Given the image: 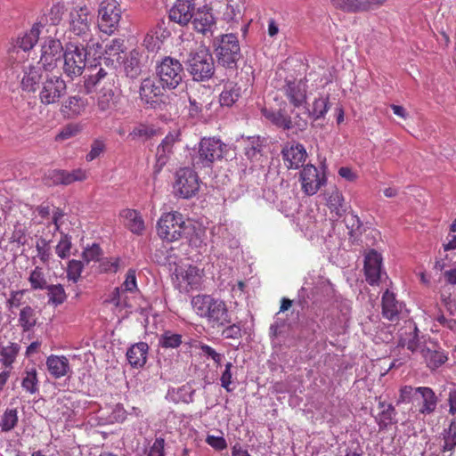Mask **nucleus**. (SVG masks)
I'll list each match as a JSON object with an SVG mask.
<instances>
[{
    "label": "nucleus",
    "instance_id": "nucleus-35",
    "mask_svg": "<svg viewBox=\"0 0 456 456\" xmlns=\"http://www.w3.org/2000/svg\"><path fill=\"white\" fill-rule=\"evenodd\" d=\"M262 113L266 119L272 122L278 127L284 130H292L294 125L290 117L285 115L281 111H274L272 110L263 109Z\"/></svg>",
    "mask_w": 456,
    "mask_h": 456
},
{
    "label": "nucleus",
    "instance_id": "nucleus-48",
    "mask_svg": "<svg viewBox=\"0 0 456 456\" xmlns=\"http://www.w3.org/2000/svg\"><path fill=\"white\" fill-rule=\"evenodd\" d=\"M18 423L17 409H6L1 417L0 429L2 432L12 430Z\"/></svg>",
    "mask_w": 456,
    "mask_h": 456
},
{
    "label": "nucleus",
    "instance_id": "nucleus-46",
    "mask_svg": "<svg viewBox=\"0 0 456 456\" xmlns=\"http://www.w3.org/2000/svg\"><path fill=\"white\" fill-rule=\"evenodd\" d=\"M334 307L339 312L337 320L338 324L340 326L346 325L351 316V302L347 299L337 298L334 303Z\"/></svg>",
    "mask_w": 456,
    "mask_h": 456
},
{
    "label": "nucleus",
    "instance_id": "nucleus-21",
    "mask_svg": "<svg viewBox=\"0 0 456 456\" xmlns=\"http://www.w3.org/2000/svg\"><path fill=\"white\" fill-rule=\"evenodd\" d=\"M120 100V95L117 93L114 86L110 84L104 86L98 93L96 106L99 111L108 112L114 110Z\"/></svg>",
    "mask_w": 456,
    "mask_h": 456
},
{
    "label": "nucleus",
    "instance_id": "nucleus-59",
    "mask_svg": "<svg viewBox=\"0 0 456 456\" xmlns=\"http://www.w3.org/2000/svg\"><path fill=\"white\" fill-rule=\"evenodd\" d=\"M84 269V265L81 261L78 260H70L67 268V277L69 281L73 282H77L81 276V273Z\"/></svg>",
    "mask_w": 456,
    "mask_h": 456
},
{
    "label": "nucleus",
    "instance_id": "nucleus-7",
    "mask_svg": "<svg viewBox=\"0 0 456 456\" xmlns=\"http://www.w3.org/2000/svg\"><path fill=\"white\" fill-rule=\"evenodd\" d=\"M227 152V145L216 137L202 138L199 143L197 154L193 157V165L209 167L215 161L223 159Z\"/></svg>",
    "mask_w": 456,
    "mask_h": 456
},
{
    "label": "nucleus",
    "instance_id": "nucleus-15",
    "mask_svg": "<svg viewBox=\"0 0 456 456\" xmlns=\"http://www.w3.org/2000/svg\"><path fill=\"white\" fill-rule=\"evenodd\" d=\"M364 273L367 282L372 286L378 285L382 275H386V273L382 271V256L374 249L369 251L365 256Z\"/></svg>",
    "mask_w": 456,
    "mask_h": 456
},
{
    "label": "nucleus",
    "instance_id": "nucleus-41",
    "mask_svg": "<svg viewBox=\"0 0 456 456\" xmlns=\"http://www.w3.org/2000/svg\"><path fill=\"white\" fill-rule=\"evenodd\" d=\"M45 290H47L48 304L53 306L62 305L67 299V294L62 285H48Z\"/></svg>",
    "mask_w": 456,
    "mask_h": 456
},
{
    "label": "nucleus",
    "instance_id": "nucleus-8",
    "mask_svg": "<svg viewBox=\"0 0 456 456\" xmlns=\"http://www.w3.org/2000/svg\"><path fill=\"white\" fill-rule=\"evenodd\" d=\"M186 230L183 216L179 212L163 214L157 224L159 237L166 241L173 242L180 240Z\"/></svg>",
    "mask_w": 456,
    "mask_h": 456
},
{
    "label": "nucleus",
    "instance_id": "nucleus-14",
    "mask_svg": "<svg viewBox=\"0 0 456 456\" xmlns=\"http://www.w3.org/2000/svg\"><path fill=\"white\" fill-rule=\"evenodd\" d=\"M211 9L220 14L221 19L234 28L242 19V12L238 4L230 0H210Z\"/></svg>",
    "mask_w": 456,
    "mask_h": 456
},
{
    "label": "nucleus",
    "instance_id": "nucleus-6",
    "mask_svg": "<svg viewBox=\"0 0 456 456\" xmlns=\"http://www.w3.org/2000/svg\"><path fill=\"white\" fill-rule=\"evenodd\" d=\"M167 261L172 271L173 281L180 290L189 291L200 287L203 272L197 266L191 265H178L171 256H167Z\"/></svg>",
    "mask_w": 456,
    "mask_h": 456
},
{
    "label": "nucleus",
    "instance_id": "nucleus-40",
    "mask_svg": "<svg viewBox=\"0 0 456 456\" xmlns=\"http://www.w3.org/2000/svg\"><path fill=\"white\" fill-rule=\"evenodd\" d=\"M20 346L17 343L8 342L7 345L0 346V357L3 365L10 367L14 362L19 352Z\"/></svg>",
    "mask_w": 456,
    "mask_h": 456
},
{
    "label": "nucleus",
    "instance_id": "nucleus-4",
    "mask_svg": "<svg viewBox=\"0 0 456 456\" xmlns=\"http://www.w3.org/2000/svg\"><path fill=\"white\" fill-rule=\"evenodd\" d=\"M187 69L196 81H206L215 73V64L212 54L204 45L191 51L185 61Z\"/></svg>",
    "mask_w": 456,
    "mask_h": 456
},
{
    "label": "nucleus",
    "instance_id": "nucleus-52",
    "mask_svg": "<svg viewBox=\"0 0 456 456\" xmlns=\"http://www.w3.org/2000/svg\"><path fill=\"white\" fill-rule=\"evenodd\" d=\"M262 142L259 137L248 138L245 143V154L249 159H257L261 156Z\"/></svg>",
    "mask_w": 456,
    "mask_h": 456
},
{
    "label": "nucleus",
    "instance_id": "nucleus-18",
    "mask_svg": "<svg viewBox=\"0 0 456 456\" xmlns=\"http://www.w3.org/2000/svg\"><path fill=\"white\" fill-rule=\"evenodd\" d=\"M179 136V132H171L166 135L161 143L158 146L156 151V164L154 166L155 173H159L163 167L167 163L170 156L173 154L175 143L180 140Z\"/></svg>",
    "mask_w": 456,
    "mask_h": 456
},
{
    "label": "nucleus",
    "instance_id": "nucleus-49",
    "mask_svg": "<svg viewBox=\"0 0 456 456\" xmlns=\"http://www.w3.org/2000/svg\"><path fill=\"white\" fill-rule=\"evenodd\" d=\"M182 344V336L171 330H165L159 338V345L163 348H177Z\"/></svg>",
    "mask_w": 456,
    "mask_h": 456
},
{
    "label": "nucleus",
    "instance_id": "nucleus-44",
    "mask_svg": "<svg viewBox=\"0 0 456 456\" xmlns=\"http://www.w3.org/2000/svg\"><path fill=\"white\" fill-rule=\"evenodd\" d=\"M35 247L37 250V256L42 264L47 265L53 256L51 240L40 237L37 240Z\"/></svg>",
    "mask_w": 456,
    "mask_h": 456
},
{
    "label": "nucleus",
    "instance_id": "nucleus-53",
    "mask_svg": "<svg viewBox=\"0 0 456 456\" xmlns=\"http://www.w3.org/2000/svg\"><path fill=\"white\" fill-rule=\"evenodd\" d=\"M82 130V126L78 123H69L64 126L55 136V141L62 142L73 138Z\"/></svg>",
    "mask_w": 456,
    "mask_h": 456
},
{
    "label": "nucleus",
    "instance_id": "nucleus-45",
    "mask_svg": "<svg viewBox=\"0 0 456 456\" xmlns=\"http://www.w3.org/2000/svg\"><path fill=\"white\" fill-rule=\"evenodd\" d=\"M37 323L35 310L29 306H24L19 314V324L23 331H29Z\"/></svg>",
    "mask_w": 456,
    "mask_h": 456
},
{
    "label": "nucleus",
    "instance_id": "nucleus-9",
    "mask_svg": "<svg viewBox=\"0 0 456 456\" xmlns=\"http://www.w3.org/2000/svg\"><path fill=\"white\" fill-rule=\"evenodd\" d=\"M121 16V6L117 0H102L99 4L98 26L103 33L113 34L119 26Z\"/></svg>",
    "mask_w": 456,
    "mask_h": 456
},
{
    "label": "nucleus",
    "instance_id": "nucleus-32",
    "mask_svg": "<svg viewBox=\"0 0 456 456\" xmlns=\"http://www.w3.org/2000/svg\"><path fill=\"white\" fill-rule=\"evenodd\" d=\"M23 73L21 78L22 89L28 92H35L42 77L41 69L29 64L23 67Z\"/></svg>",
    "mask_w": 456,
    "mask_h": 456
},
{
    "label": "nucleus",
    "instance_id": "nucleus-27",
    "mask_svg": "<svg viewBox=\"0 0 456 456\" xmlns=\"http://www.w3.org/2000/svg\"><path fill=\"white\" fill-rule=\"evenodd\" d=\"M419 392V402H416L419 406V412L422 415L433 413L437 405V397L435 392L428 387H423Z\"/></svg>",
    "mask_w": 456,
    "mask_h": 456
},
{
    "label": "nucleus",
    "instance_id": "nucleus-20",
    "mask_svg": "<svg viewBox=\"0 0 456 456\" xmlns=\"http://www.w3.org/2000/svg\"><path fill=\"white\" fill-rule=\"evenodd\" d=\"M213 11L207 5L200 8L195 13L192 20L193 27L199 33L207 35L208 33L213 34V30L216 28V19L211 12Z\"/></svg>",
    "mask_w": 456,
    "mask_h": 456
},
{
    "label": "nucleus",
    "instance_id": "nucleus-55",
    "mask_svg": "<svg viewBox=\"0 0 456 456\" xmlns=\"http://www.w3.org/2000/svg\"><path fill=\"white\" fill-rule=\"evenodd\" d=\"M156 134V130L144 124H140L133 128L129 133L128 138L132 140L142 139L147 140Z\"/></svg>",
    "mask_w": 456,
    "mask_h": 456
},
{
    "label": "nucleus",
    "instance_id": "nucleus-16",
    "mask_svg": "<svg viewBox=\"0 0 456 456\" xmlns=\"http://www.w3.org/2000/svg\"><path fill=\"white\" fill-rule=\"evenodd\" d=\"M306 82L300 80H287L283 86V93L289 102L294 108H300L306 104Z\"/></svg>",
    "mask_w": 456,
    "mask_h": 456
},
{
    "label": "nucleus",
    "instance_id": "nucleus-26",
    "mask_svg": "<svg viewBox=\"0 0 456 456\" xmlns=\"http://www.w3.org/2000/svg\"><path fill=\"white\" fill-rule=\"evenodd\" d=\"M46 367L49 373L55 379L66 376L70 368L67 357L52 354L46 359Z\"/></svg>",
    "mask_w": 456,
    "mask_h": 456
},
{
    "label": "nucleus",
    "instance_id": "nucleus-61",
    "mask_svg": "<svg viewBox=\"0 0 456 456\" xmlns=\"http://www.w3.org/2000/svg\"><path fill=\"white\" fill-rule=\"evenodd\" d=\"M232 362H227L225 364L224 370L223 371L220 381L221 386L227 391L232 392L234 387H232L231 385L232 383Z\"/></svg>",
    "mask_w": 456,
    "mask_h": 456
},
{
    "label": "nucleus",
    "instance_id": "nucleus-34",
    "mask_svg": "<svg viewBox=\"0 0 456 456\" xmlns=\"http://www.w3.org/2000/svg\"><path fill=\"white\" fill-rule=\"evenodd\" d=\"M87 105V100L78 95L69 96L62 104V112L69 117L81 115Z\"/></svg>",
    "mask_w": 456,
    "mask_h": 456
},
{
    "label": "nucleus",
    "instance_id": "nucleus-60",
    "mask_svg": "<svg viewBox=\"0 0 456 456\" xmlns=\"http://www.w3.org/2000/svg\"><path fill=\"white\" fill-rule=\"evenodd\" d=\"M217 234L222 238L224 245L228 246L230 248H238V240L226 226H219L217 228Z\"/></svg>",
    "mask_w": 456,
    "mask_h": 456
},
{
    "label": "nucleus",
    "instance_id": "nucleus-12",
    "mask_svg": "<svg viewBox=\"0 0 456 456\" xmlns=\"http://www.w3.org/2000/svg\"><path fill=\"white\" fill-rule=\"evenodd\" d=\"M200 183L197 173L190 167H181L175 175L174 192L183 199L194 196L199 191Z\"/></svg>",
    "mask_w": 456,
    "mask_h": 456
},
{
    "label": "nucleus",
    "instance_id": "nucleus-13",
    "mask_svg": "<svg viewBox=\"0 0 456 456\" xmlns=\"http://www.w3.org/2000/svg\"><path fill=\"white\" fill-rule=\"evenodd\" d=\"M301 187L308 196L314 195L326 183L325 175L312 164L305 165L300 172Z\"/></svg>",
    "mask_w": 456,
    "mask_h": 456
},
{
    "label": "nucleus",
    "instance_id": "nucleus-47",
    "mask_svg": "<svg viewBox=\"0 0 456 456\" xmlns=\"http://www.w3.org/2000/svg\"><path fill=\"white\" fill-rule=\"evenodd\" d=\"M329 109V96H322L314 101L313 109L308 111V114L314 120H317L324 118Z\"/></svg>",
    "mask_w": 456,
    "mask_h": 456
},
{
    "label": "nucleus",
    "instance_id": "nucleus-56",
    "mask_svg": "<svg viewBox=\"0 0 456 456\" xmlns=\"http://www.w3.org/2000/svg\"><path fill=\"white\" fill-rule=\"evenodd\" d=\"M106 302L113 305L117 308H124L127 306V297L126 291L122 288H115L110 293Z\"/></svg>",
    "mask_w": 456,
    "mask_h": 456
},
{
    "label": "nucleus",
    "instance_id": "nucleus-36",
    "mask_svg": "<svg viewBox=\"0 0 456 456\" xmlns=\"http://www.w3.org/2000/svg\"><path fill=\"white\" fill-rule=\"evenodd\" d=\"M379 407L381 409V411L379 413L376 420L380 429L396 423V411L392 404H387L385 402L380 401L379 403Z\"/></svg>",
    "mask_w": 456,
    "mask_h": 456
},
{
    "label": "nucleus",
    "instance_id": "nucleus-17",
    "mask_svg": "<svg viewBox=\"0 0 456 456\" xmlns=\"http://www.w3.org/2000/svg\"><path fill=\"white\" fill-rule=\"evenodd\" d=\"M65 48L59 39L48 37L41 46L40 62L45 69L53 67L62 56Z\"/></svg>",
    "mask_w": 456,
    "mask_h": 456
},
{
    "label": "nucleus",
    "instance_id": "nucleus-42",
    "mask_svg": "<svg viewBox=\"0 0 456 456\" xmlns=\"http://www.w3.org/2000/svg\"><path fill=\"white\" fill-rule=\"evenodd\" d=\"M28 280L33 290H45L49 285L45 273L40 266H36L30 272Z\"/></svg>",
    "mask_w": 456,
    "mask_h": 456
},
{
    "label": "nucleus",
    "instance_id": "nucleus-11",
    "mask_svg": "<svg viewBox=\"0 0 456 456\" xmlns=\"http://www.w3.org/2000/svg\"><path fill=\"white\" fill-rule=\"evenodd\" d=\"M66 90V83L61 76L48 75L39 87V101L44 105L57 103Z\"/></svg>",
    "mask_w": 456,
    "mask_h": 456
},
{
    "label": "nucleus",
    "instance_id": "nucleus-2",
    "mask_svg": "<svg viewBox=\"0 0 456 456\" xmlns=\"http://www.w3.org/2000/svg\"><path fill=\"white\" fill-rule=\"evenodd\" d=\"M191 305L199 317L206 319L214 326L222 327L231 322L227 305L220 298L199 294L191 298Z\"/></svg>",
    "mask_w": 456,
    "mask_h": 456
},
{
    "label": "nucleus",
    "instance_id": "nucleus-10",
    "mask_svg": "<svg viewBox=\"0 0 456 456\" xmlns=\"http://www.w3.org/2000/svg\"><path fill=\"white\" fill-rule=\"evenodd\" d=\"M157 75L159 83L167 89L172 90L176 88L183 81L184 75L182 63L172 57H165L157 65Z\"/></svg>",
    "mask_w": 456,
    "mask_h": 456
},
{
    "label": "nucleus",
    "instance_id": "nucleus-57",
    "mask_svg": "<svg viewBox=\"0 0 456 456\" xmlns=\"http://www.w3.org/2000/svg\"><path fill=\"white\" fill-rule=\"evenodd\" d=\"M330 2L334 8L344 12H358L359 0H330Z\"/></svg>",
    "mask_w": 456,
    "mask_h": 456
},
{
    "label": "nucleus",
    "instance_id": "nucleus-33",
    "mask_svg": "<svg viewBox=\"0 0 456 456\" xmlns=\"http://www.w3.org/2000/svg\"><path fill=\"white\" fill-rule=\"evenodd\" d=\"M327 206L331 213H335L338 217H341L346 211L345 200L342 193L336 188L327 191Z\"/></svg>",
    "mask_w": 456,
    "mask_h": 456
},
{
    "label": "nucleus",
    "instance_id": "nucleus-63",
    "mask_svg": "<svg viewBox=\"0 0 456 456\" xmlns=\"http://www.w3.org/2000/svg\"><path fill=\"white\" fill-rule=\"evenodd\" d=\"M102 255V249L99 245L93 244L91 247L86 248L83 252V259L89 263L91 261L99 260Z\"/></svg>",
    "mask_w": 456,
    "mask_h": 456
},
{
    "label": "nucleus",
    "instance_id": "nucleus-25",
    "mask_svg": "<svg viewBox=\"0 0 456 456\" xmlns=\"http://www.w3.org/2000/svg\"><path fill=\"white\" fill-rule=\"evenodd\" d=\"M402 307V304L395 299V294L387 289L382 296L383 316L389 321H396Z\"/></svg>",
    "mask_w": 456,
    "mask_h": 456
},
{
    "label": "nucleus",
    "instance_id": "nucleus-22",
    "mask_svg": "<svg viewBox=\"0 0 456 456\" xmlns=\"http://www.w3.org/2000/svg\"><path fill=\"white\" fill-rule=\"evenodd\" d=\"M282 157L289 168H298L306 159V151L303 144L295 143L283 148Z\"/></svg>",
    "mask_w": 456,
    "mask_h": 456
},
{
    "label": "nucleus",
    "instance_id": "nucleus-30",
    "mask_svg": "<svg viewBox=\"0 0 456 456\" xmlns=\"http://www.w3.org/2000/svg\"><path fill=\"white\" fill-rule=\"evenodd\" d=\"M192 18V12L188 2H178L169 11V19L182 26L187 25Z\"/></svg>",
    "mask_w": 456,
    "mask_h": 456
},
{
    "label": "nucleus",
    "instance_id": "nucleus-19",
    "mask_svg": "<svg viewBox=\"0 0 456 456\" xmlns=\"http://www.w3.org/2000/svg\"><path fill=\"white\" fill-rule=\"evenodd\" d=\"M170 36V31L165 27V23L158 22L149 29L144 39L143 45L151 52L160 48L162 43Z\"/></svg>",
    "mask_w": 456,
    "mask_h": 456
},
{
    "label": "nucleus",
    "instance_id": "nucleus-38",
    "mask_svg": "<svg viewBox=\"0 0 456 456\" xmlns=\"http://www.w3.org/2000/svg\"><path fill=\"white\" fill-rule=\"evenodd\" d=\"M241 87L232 82L227 83L220 94V103L223 106H232L241 96Z\"/></svg>",
    "mask_w": 456,
    "mask_h": 456
},
{
    "label": "nucleus",
    "instance_id": "nucleus-29",
    "mask_svg": "<svg viewBox=\"0 0 456 456\" xmlns=\"http://www.w3.org/2000/svg\"><path fill=\"white\" fill-rule=\"evenodd\" d=\"M40 34V25L35 24L29 29V31L26 32L23 36L19 37L16 41V45H14V49L12 53V58H13L12 54L14 53H18L19 50H22L23 52H27L33 48L36 43L38 41Z\"/></svg>",
    "mask_w": 456,
    "mask_h": 456
},
{
    "label": "nucleus",
    "instance_id": "nucleus-24",
    "mask_svg": "<svg viewBox=\"0 0 456 456\" xmlns=\"http://www.w3.org/2000/svg\"><path fill=\"white\" fill-rule=\"evenodd\" d=\"M420 354L424 358L427 366L431 370L439 368L447 360V356L444 354V353L438 349L436 345L434 343H430V346H421Z\"/></svg>",
    "mask_w": 456,
    "mask_h": 456
},
{
    "label": "nucleus",
    "instance_id": "nucleus-58",
    "mask_svg": "<svg viewBox=\"0 0 456 456\" xmlns=\"http://www.w3.org/2000/svg\"><path fill=\"white\" fill-rule=\"evenodd\" d=\"M45 182L48 185H58L66 183L65 170H50L45 175Z\"/></svg>",
    "mask_w": 456,
    "mask_h": 456
},
{
    "label": "nucleus",
    "instance_id": "nucleus-62",
    "mask_svg": "<svg viewBox=\"0 0 456 456\" xmlns=\"http://www.w3.org/2000/svg\"><path fill=\"white\" fill-rule=\"evenodd\" d=\"M387 0H359L358 12L374 11L385 4Z\"/></svg>",
    "mask_w": 456,
    "mask_h": 456
},
{
    "label": "nucleus",
    "instance_id": "nucleus-43",
    "mask_svg": "<svg viewBox=\"0 0 456 456\" xmlns=\"http://www.w3.org/2000/svg\"><path fill=\"white\" fill-rule=\"evenodd\" d=\"M64 7L61 3H56L52 5V7L42 16L40 22L38 23L40 27L42 23L56 25L58 24L63 15Z\"/></svg>",
    "mask_w": 456,
    "mask_h": 456
},
{
    "label": "nucleus",
    "instance_id": "nucleus-3",
    "mask_svg": "<svg viewBox=\"0 0 456 456\" xmlns=\"http://www.w3.org/2000/svg\"><path fill=\"white\" fill-rule=\"evenodd\" d=\"M101 50L102 48H87L80 44L69 42L62 54L64 74L70 78L81 76L86 68V55H100Z\"/></svg>",
    "mask_w": 456,
    "mask_h": 456
},
{
    "label": "nucleus",
    "instance_id": "nucleus-39",
    "mask_svg": "<svg viewBox=\"0 0 456 456\" xmlns=\"http://www.w3.org/2000/svg\"><path fill=\"white\" fill-rule=\"evenodd\" d=\"M39 381L37 379V372L35 368L27 369L21 378V387L23 390L30 395H35L39 391Z\"/></svg>",
    "mask_w": 456,
    "mask_h": 456
},
{
    "label": "nucleus",
    "instance_id": "nucleus-54",
    "mask_svg": "<svg viewBox=\"0 0 456 456\" xmlns=\"http://www.w3.org/2000/svg\"><path fill=\"white\" fill-rule=\"evenodd\" d=\"M72 247L71 237L69 234L61 232V239L55 247V253L61 259H66L70 256Z\"/></svg>",
    "mask_w": 456,
    "mask_h": 456
},
{
    "label": "nucleus",
    "instance_id": "nucleus-37",
    "mask_svg": "<svg viewBox=\"0 0 456 456\" xmlns=\"http://www.w3.org/2000/svg\"><path fill=\"white\" fill-rule=\"evenodd\" d=\"M126 220V226L135 234H141L144 230V222L139 212L134 209H126L122 213Z\"/></svg>",
    "mask_w": 456,
    "mask_h": 456
},
{
    "label": "nucleus",
    "instance_id": "nucleus-31",
    "mask_svg": "<svg viewBox=\"0 0 456 456\" xmlns=\"http://www.w3.org/2000/svg\"><path fill=\"white\" fill-rule=\"evenodd\" d=\"M141 54L137 50L130 51L123 62L124 71L127 77L134 79L141 75L142 64Z\"/></svg>",
    "mask_w": 456,
    "mask_h": 456
},
{
    "label": "nucleus",
    "instance_id": "nucleus-23",
    "mask_svg": "<svg viewBox=\"0 0 456 456\" xmlns=\"http://www.w3.org/2000/svg\"><path fill=\"white\" fill-rule=\"evenodd\" d=\"M167 89L163 86H159V82L155 79L147 77L144 78L140 86L139 94L142 102L147 104H152L156 102L158 97L163 94V90Z\"/></svg>",
    "mask_w": 456,
    "mask_h": 456
},
{
    "label": "nucleus",
    "instance_id": "nucleus-28",
    "mask_svg": "<svg viewBox=\"0 0 456 456\" xmlns=\"http://www.w3.org/2000/svg\"><path fill=\"white\" fill-rule=\"evenodd\" d=\"M149 346L147 343L139 342L133 345L126 352L128 362L132 367L141 368L147 361Z\"/></svg>",
    "mask_w": 456,
    "mask_h": 456
},
{
    "label": "nucleus",
    "instance_id": "nucleus-51",
    "mask_svg": "<svg viewBox=\"0 0 456 456\" xmlns=\"http://www.w3.org/2000/svg\"><path fill=\"white\" fill-rule=\"evenodd\" d=\"M423 387H413L411 386H404L400 389V395L398 399V403H415L419 402V391Z\"/></svg>",
    "mask_w": 456,
    "mask_h": 456
},
{
    "label": "nucleus",
    "instance_id": "nucleus-5",
    "mask_svg": "<svg viewBox=\"0 0 456 456\" xmlns=\"http://www.w3.org/2000/svg\"><path fill=\"white\" fill-rule=\"evenodd\" d=\"M217 62L227 69H235L241 57L240 45L233 33L221 35L214 42Z\"/></svg>",
    "mask_w": 456,
    "mask_h": 456
},
{
    "label": "nucleus",
    "instance_id": "nucleus-64",
    "mask_svg": "<svg viewBox=\"0 0 456 456\" xmlns=\"http://www.w3.org/2000/svg\"><path fill=\"white\" fill-rule=\"evenodd\" d=\"M105 149V143L103 141L96 139L93 142L91 145V150L89 153L86 155V159L87 161H92L94 159L98 158L101 153L103 152Z\"/></svg>",
    "mask_w": 456,
    "mask_h": 456
},
{
    "label": "nucleus",
    "instance_id": "nucleus-50",
    "mask_svg": "<svg viewBox=\"0 0 456 456\" xmlns=\"http://www.w3.org/2000/svg\"><path fill=\"white\" fill-rule=\"evenodd\" d=\"M125 51L124 40L120 38H114L105 45L104 53L106 59H116L118 61L120 54Z\"/></svg>",
    "mask_w": 456,
    "mask_h": 456
},
{
    "label": "nucleus",
    "instance_id": "nucleus-1",
    "mask_svg": "<svg viewBox=\"0 0 456 456\" xmlns=\"http://www.w3.org/2000/svg\"><path fill=\"white\" fill-rule=\"evenodd\" d=\"M93 14L86 4L77 5L71 9L69 15V32L72 39L87 48H102L99 41L93 33Z\"/></svg>",
    "mask_w": 456,
    "mask_h": 456
}]
</instances>
